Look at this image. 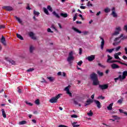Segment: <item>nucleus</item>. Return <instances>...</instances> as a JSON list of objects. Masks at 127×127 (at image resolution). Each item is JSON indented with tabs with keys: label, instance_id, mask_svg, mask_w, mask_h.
I'll use <instances>...</instances> for the list:
<instances>
[{
	"label": "nucleus",
	"instance_id": "nucleus-53",
	"mask_svg": "<svg viewBox=\"0 0 127 127\" xmlns=\"http://www.w3.org/2000/svg\"><path fill=\"white\" fill-rule=\"evenodd\" d=\"M79 55H81V54H82V48H79Z\"/></svg>",
	"mask_w": 127,
	"mask_h": 127
},
{
	"label": "nucleus",
	"instance_id": "nucleus-10",
	"mask_svg": "<svg viewBox=\"0 0 127 127\" xmlns=\"http://www.w3.org/2000/svg\"><path fill=\"white\" fill-rule=\"evenodd\" d=\"M0 42L4 45V46H6V42H5V38L3 36H2V37L0 39Z\"/></svg>",
	"mask_w": 127,
	"mask_h": 127
},
{
	"label": "nucleus",
	"instance_id": "nucleus-3",
	"mask_svg": "<svg viewBox=\"0 0 127 127\" xmlns=\"http://www.w3.org/2000/svg\"><path fill=\"white\" fill-rule=\"evenodd\" d=\"M62 96V94H59L55 97H52L51 99H50V102L53 104L54 103H57V101H58V99L60 98Z\"/></svg>",
	"mask_w": 127,
	"mask_h": 127
},
{
	"label": "nucleus",
	"instance_id": "nucleus-14",
	"mask_svg": "<svg viewBox=\"0 0 127 127\" xmlns=\"http://www.w3.org/2000/svg\"><path fill=\"white\" fill-rule=\"evenodd\" d=\"M94 102L95 103L96 105H97V107L98 109H101V102L99 101L98 100H94Z\"/></svg>",
	"mask_w": 127,
	"mask_h": 127
},
{
	"label": "nucleus",
	"instance_id": "nucleus-8",
	"mask_svg": "<svg viewBox=\"0 0 127 127\" xmlns=\"http://www.w3.org/2000/svg\"><path fill=\"white\" fill-rule=\"evenodd\" d=\"M112 13H111L112 15H113V17H117L118 14L116 13V8L115 7H112Z\"/></svg>",
	"mask_w": 127,
	"mask_h": 127
},
{
	"label": "nucleus",
	"instance_id": "nucleus-16",
	"mask_svg": "<svg viewBox=\"0 0 127 127\" xmlns=\"http://www.w3.org/2000/svg\"><path fill=\"white\" fill-rule=\"evenodd\" d=\"M100 39H101V40H102L101 44V48L102 50H103V49H104V45H105V40L102 37H100Z\"/></svg>",
	"mask_w": 127,
	"mask_h": 127
},
{
	"label": "nucleus",
	"instance_id": "nucleus-12",
	"mask_svg": "<svg viewBox=\"0 0 127 127\" xmlns=\"http://www.w3.org/2000/svg\"><path fill=\"white\" fill-rule=\"evenodd\" d=\"M90 77L92 80H95L96 79H98L97 74H96V73L94 72L90 75Z\"/></svg>",
	"mask_w": 127,
	"mask_h": 127
},
{
	"label": "nucleus",
	"instance_id": "nucleus-46",
	"mask_svg": "<svg viewBox=\"0 0 127 127\" xmlns=\"http://www.w3.org/2000/svg\"><path fill=\"white\" fill-rule=\"evenodd\" d=\"M76 18H77V13H75L73 16V21H75Z\"/></svg>",
	"mask_w": 127,
	"mask_h": 127
},
{
	"label": "nucleus",
	"instance_id": "nucleus-29",
	"mask_svg": "<svg viewBox=\"0 0 127 127\" xmlns=\"http://www.w3.org/2000/svg\"><path fill=\"white\" fill-rule=\"evenodd\" d=\"M47 8L51 12H52V11H53V9H52V7H51V6H50V5H48L47 7Z\"/></svg>",
	"mask_w": 127,
	"mask_h": 127
},
{
	"label": "nucleus",
	"instance_id": "nucleus-27",
	"mask_svg": "<svg viewBox=\"0 0 127 127\" xmlns=\"http://www.w3.org/2000/svg\"><path fill=\"white\" fill-rule=\"evenodd\" d=\"M114 50H115V49H107L106 52H108V53H112L113 52V51H114Z\"/></svg>",
	"mask_w": 127,
	"mask_h": 127
},
{
	"label": "nucleus",
	"instance_id": "nucleus-38",
	"mask_svg": "<svg viewBox=\"0 0 127 127\" xmlns=\"http://www.w3.org/2000/svg\"><path fill=\"white\" fill-rule=\"evenodd\" d=\"M120 63L121 64V62L120 61H110V63Z\"/></svg>",
	"mask_w": 127,
	"mask_h": 127
},
{
	"label": "nucleus",
	"instance_id": "nucleus-11",
	"mask_svg": "<svg viewBox=\"0 0 127 127\" xmlns=\"http://www.w3.org/2000/svg\"><path fill=\"white\" fill-rule=\"evenodd\" d=\"M87 60H88V61H93V60H95V55H91L90 56H88L87 58H86Z\"/></svg>",
	"mask_w": 127,
	"mask_h": 127
},
{
	"label": "nucleus",
	"instance_id": "nucleus-63",
	"mask_svg": "<svg viewBox=\"0 0 127 127\" xmlns=\"http://www.w3.org/2000/svg\"><path fill=\"white\" fill-rule=\"evenodd\" d=\"M74 104H75V105H78V102H77V101H76V100H74Z\"/></svg>",
	"mask_w": 127,
	"mask_h": 127
},
{
	"label": "nucleus",
	"instance_id": "nucleus-4",
	"mask_svg": "<svg viewBox=\"0 0 127 127\" xmlns=\"http://www.w3.org/2000/svg\"><path fill=\"white\" fill-rule=\"evenodd\" d=\"M121 38L123 40H124V39H127V36H125L123 34H122L119 37L116 38L114 40L115 42H117V43H120V42H121Z\"/></svg>",
	"mask_w": 127,
	"mask_h": 127
},
{
	"label": "nucleus",
	"instance_id": "nucleus-59",
	"mask_svg": "<svg viewBox=\"0 0 127 127\" xmlns=\"http://www.w3.org/2000/svg\"><path fill=\"white\" fill-rule=\"evenodd\" d=\"M124 29L126 30V32H127V25L124 26Z\"/></svg>",
	"mask_w": 127,
	"mask_h": 127
},
{
	"label": "nucleus",
	"instance_id": "nucleus-49",
	"mask_svg": "<svg viewBox=\"0 0 127 127\" xmlns=\"http://www.w3.org/2000/svg\"><path fill=\"white\" fill-rule=\"evenodd\" d=\"M98 99H101V100H104L105 99V97L103 96H100L98 97Z\"/></svg>",
	"mask_w": 127,
	"mask_h": 127
},
{
	"label": "nucleus",
	"instance_id": "nucleus-55",
	"mask_svg": "<svg viewBox=\"0 0 127 127\" xmlns=\"http://www.w3.org/2000/svg\"><path fill=\"white\" fill-rule=\"evenodd\" d=\"M64 91H66V92L68 91H69V86H67L65 88Z\"/></svg>",
	"mask_w": 127,
	"mask_h": 127
},
{
	"label": "nucleus",
	"instance_id": "nucleus-54",
	"mask_svg": "<svg viewBox=\"0 0 127 127\" xmlns=\"http://www.w3.org/2000/svg\"><path fill=\"white\" fill-rule=\"evenodd\" d=\"M119 112L120 113L122 114H125V113L126 112H124V110L122 109H119Z\"/></svg>",
	"mask_w": 127,
	"mask_h": 127
},
{
	"label": "nucleus",
	"instance_id": "nucleus-28",
	"mask_svg": "<svg viewBox=\"0 0 127 127\" xmlns=\"http://www.w3.org/2000/svg\"><path fill=\"white\" fill-rule=\"evenodd\" d=\"M47 79H48L50 82H53L54 81L55 78L52 76H49L47 77Z\"/></svg>",
	"mask_w": 127,
	"mask_h": 127
},
{
	"label": "nucleus",
	"instance_id": "nucleus-44",
	"mask_svg": "<svg viewBox=\"0 0 127 127\" xmlns=\"http://www.w3.org/2000/svg\"><path fill=\"white\" fill-rule=\"evenodd\" d=\"M25 103L27 104V105H29V106H33V105L32 104V103H30V102H28V101H25Z\"/></svg>",
	"mask_w": 127,
	"mask_h": 127
},
{
	"label": "nucleus",
	"instance_id": "nucleus-42",
	"mask_svg": "<svg viewBox=\"0 0 127 127\" xmlns=\"http://www.w3.org/2000/svg\"><path fill=\"white\" fill-rule=\"evenodd\" d=\"M97 74L99 75L100 76H102L103 75H104V73L103 72H101L100 71H97Z\"/></svg>",
	"mask_w": 127,
	"mask_h": 127
},
{
	"label": "nucleus",
	"instance_id": "nucleus-5",
	"mask_svg": "<svg viewBox=\"0 0 127 127\" xmlns=\"http://www.w3.org/2000/svg\"><path fill=\"white\" fill-rule=\"evenodd\" d=\"M72 29H73L76 32H77V33H82L84 35H87V34H88V31L81 32L75 27H73Z\"/></svg>",
	"mask_w": 127,
	"mask_h": 127
},
{
	"label": "nucleus",
	"instance_id": "nucleus-34",
	"mask_svg": "<svg viewBox=\"0 0 127 127\" xmlns=\"http://www.w3.org/2000/svg\"><path fill=\"white\" fill-rule=\"evenodd\" d=\"M114 58H115V59H118L119 60H121L120 57H119V56L117 55L116 53L114 54Z\"/></svg>",
	"mask_w": 127,
	"mask_h": 127
},
{
	"label": "nucleus",
	"instance_id": "nucleus-31",
	"mask_svg": "<svg viewBox=\"0 0 127 127\" xmlns=\"http://www.w3.org/2000/svg\"><path fill=\"white\" fill-rule=\"evenodd\" d=\"M33 14H34V15H36L37 16H39V14H40V13H39V12L36 11L35 10H34Z\"/></svg>",
	"mask_w": 127,
	"mask_h": 127
},
{
	"label": "nucleus",
	"instance_id": "nucleus-18",
	"mask_svg": "<svg viewBox=\"0 0 127 127\" xmlns=\"http://www.w3.org/2000/svg\"><path fill=\"white\" fill-rule=\"evenodd\" d=\"M93 85H94V86H97V85L99 84V81L98 80V78H97L96 79H93Z\"/></svg>",
	"mask_w": 127,
	"mask_h": 127
},
{
	"label": "nucleus",
	"instance_id": "nucleus-24",
	"mask_svg": "<svg viewBox=\"0 0 127 127\" xmlns=\"http://www.w3.org/2000/svg\"><path fill=\"white\" fill-rule=\"evenodd\" d=\"M15 18L17 20V21L19 22V23H22V21L19 17H17V16H15Z\"/></svg>",
	"mask_w": 127,
	"mask_h": 127
},
{
	"label": "nucleus",
	"instance_id": "nucleus-19",
	"mask_svg": "<svg viewBox=\"0 0 127 127\" xmlns=\"http://www.w3.org/2000/svg\"><path fill=\"white\" fill-rule=\"evenodd\" d=\"M114 105V103H111L108 107L107 109L109 111H112L113 110V105Z\"/></svg>",
	"mask_w": 127,
	"mask_h": 127
},
{
	"label": "nucleus",
	"instance_id": "nucleus-48",
	"mask_svg": "<svg viewBox=\"0 0 127 127\" xmlns=\"http://www.w3.org/2000/svg\"><path fill=\"white\" fill-rule=\"evenodd\" d=\"M66 93H67L68 95H69V97H72V93L70 92V90L66 91Z\"/></svg>",
	"mask_w": 127,
	"mask_h": 127
},
{
	"label": "nucleus",
	"instance_id": "nucleus-1",
	"mask_svg": "<svg viewBox=\"0 0 127 127\" xmlns=\"http://www.w3.org/2000/svg\"><path fill=\"white\" fill-rule=\"evenodd\" d=\"M73 52L71 51L68 54V57L67 58V61L68 62V64L70 65L72 63V61H74V59H75V58L73 56Z\"/></svg>",
	"mask_w": 127,
	"mask_h": 127
},
{
	"label": "nucleus",
	"instance_id": "nucleus-43",
	"mask_svg": "<svg viewBox=\"0 0 127 127\" xmlns=\"http://www.w3.org/2000/svg\"><path fill=\"white\" fill-rule=\"evenodd\" d=\"M34 70V68H30L27 70V72H32V71Z\"/></svg>",
	"mask_w": 127,
	"mask_h": 127
},
{
	"label": "nucleus",
	"instance_id": "nucleus-61",
	"mask_svg": "<svg viewBox=\"0 0 127 127\" xmlns=\"http://www.w3.org/2000/svg\"><path fill=\"white\" fill-rule=\"evenodd\" d=\"M57 74L58 76H61V75L62 74V72H61V71H60Z\"/></svg>",
	"mask_w": 127,
	"mask_h": 127
},
{
	"label": "nucleus",
	"instance_id": "nucleus-37",
	"mask_svg": "<svg viewBox=\"0 0 127 127\" xmlns=\"http://www.w3.org/2000/svg\"><path fill=\"white\" fill-rule=\"evenodd\" d=\"M123 98H121V99H119V100L117 101V103H118V104H119V105H121V104H122V103H123Z\"/></svg>",
	"mask_w": 127,
	"mask_h": 127
},
{
	"label": "nucleus",
	"instance_id": "nucleus-64",
	"mask_svg": "<svg viewBox=\"0 0 127 127\" xmlns=\"http://www.w3.org/2000/svg\"><path fill=\"white\" fill-rule=\"evenodd\" d=\"M125 51L126 54H127V47H126L125 48Z\"/></svg>",
	"mask_w": 127,
	"mask_h": 127
},
{
	"label": "nucleus",
	"instance_id": "nucleus-35",
	"mask_svg": "<svg viewBox=\"0 0 127 127\" xmlns=\"http://www.w3.org/2000/svg\"><path fill=\"white\" fill-rule=\"evenodd\" d=\"M121 48H122V47L121 46H118L116 48H114L116 52H118V51H119V50H120L121 49Z\"/></svg>",
	"mask_w": 127,
	"mask_h": 127
},
{
	"label": "nucleus",
	"instance_id": "nucleus-36",
	"mask_svg": "<svg viewBox=\"0 0 127 127\" xmlns=\"http://www.w3.org/2000/svg\"><path fill=\"white\" fill-rule=\"evenodd\" d=\"M25 124H26V121H21L20 122H19V125H25Z\"/></svg>",
	"mask_w": 127,
	"mask_h": 127
},
{
	"label": "nucleus",
	"instance_id": "nucleus-7",
	"mask_svg": "<svg viewBox=\"0 0 127 127\" xmlns=\"http://www.w3.org/2000/svg\"><path fill=\"white\" fill-rule=\"evenodd\" d=\"M2 8H4L7 11H11L12 10H13V8L10 6H4L2 7Z\"/></svg>",
	"mask_w": 127,
	"mask_h": 127
},
{
	"label": "nucleus",
	"instance_id": "nucleus-2",
	"mask_svg": "<svg viewBox=\"0 0 127 127\" xmlns=\"http://www.w3.org/2000/svg\"><path fill=\"white\" fill-rule=\"evenodd\" d=\"M126 77H127V71H124L123 72V75H119L118 77L115 78V80L117 81L118 80H120V81H123V80H125Z\"/></svg>",
	"mask_w": 127,
	"mask_h": 127
},
{
	"label": "nucleus",
	"instance_id": "nucleus-58",
	"mask_svg": "<svg viewBox=\"0 0 127 127\" xmlns=\"http://www.w3.org/2000/svg\"><path fill=\"white\" fill-rule=\"evenodd\" d=\"M80 8H81V9H85V8H86V6H80Z\"/></svg>",
	"mask_w": 127,
	"mask_h": 127
},
{
	"label": "nucleus",
	"instance_id": "nucleus-39",
	"mask_svg": "<svg viewBox=\"0 0 127 127\" xmlns=\"http://www.w3.org/2000/svg\"><path fill=\"white\" fill-rule=\"evenodd\" d=\"M9 63H10V64H11V65H15V62L13 61L12 60L9 61Z\"/></svg>",
	"mask_w": 127,
	"mask_h": 127
},
{
	"label": "nucleus",
	"instance_id": "nucleus-56",
	"mask_svg": "<svg viewBox=\"0 0 127 127\" xmlns=\"http://www.w3.org/2000/svg\"><path fill=\"white\" fill-rule=\"evenodd\" d=\"M4 27H5L4 25H0V29H1V28H4Z\"/></svg>",
	"mask_w": 127,
	"mask_h": 127
},
{
	"label": "nucleus",
	"instance_id": "nucleus-13",
	"mask_svg": "<svg viewBox=\"0 0 127 127\" xmlns=\"http://www.w3.org/2000/svg\"><path fill=\"white\" fill-rule=\"evenodd\" d=\"M30 37L32 38V39H33L34 40H35L36 39V37H34V33H33V32H30L28 34Z\"/></svg>",
	"mask_w": 127,
	"mask_h": 127
},
{
	"label": "nucleus",
	"instance_id": "nucleus-17",
	"mask_svg": "<svg viewBox=\"0 0 127 127\" xmlns=\"http://www.w3.org/2000/svg\"><path fill=\"white\" fill-rule=\"evenodd\" d=\"M86 104H85V107H87L88 105H90L91 103H93V100L89 99L86 101Z\"/></svg>",
	"mask_w": 127,
	"mask_h": 127
},
{
	"label": "nucleus",
	"instance_id": "nucleus-23",
	"mask_svg": "<svg viewBox=\"0 0 127 127\" xmlns=\"http://www.w3.org/2000/svg\"><path fill=\"white\" fill-rule=\"evenodd\" d=\"M77 122H73L71 123V125L73 127H80V125H77Z\"/></svg>",
	"mask_w": 127,
	"mask_h": 127
},
{
	"label": "nucleus",
	"instance_id": "nucleus-15",
	"mask_svg": "<svg viewBox=\"0 0 127 127\" xmlns=\"http://www.w3.org/2000/svg\"><path fill=\"white\" fill-rule=\"evenodd\" d=\"M111 68H112V69H120V66L116 64H111Z\"/></svg>",
	"mask_w": 127,
	"mask_h": 127
},
{
	"label": "nucleus",
	"instance_id": "nucleus-21",
	"mask_svg": "<svg viewBox=\"0 0 127 127\" xmlns=\"http://www.w3.org/2000/svg\"><path fill=\"white\" fill-rule=\"evenodd\" d=\"M1 111L2 112V116L3 118H4V119H5V118H6V114H5V111H4V109H2Z\"/></svg>",
	"mask_w": 127,
	"mask_h": 127
},
{
	"label": "nucleus",
	"instance_id": "nucleus-45",
	"mask_svg": "<svg viewBox=\"0 0 127 127\" xmlns=\"http://www.w3.org/2000/svg\"><path fill=\"white\" fill-rule=\"evenodd\" d=\"M71 118L76 119V118H78V116H77V115H76L73 114V115H71Z\"/></svg>",
	"mask_w": 127,
	"mask_h": 127
},
{
	"label": "nucleus",
	"instance_id": "nucleus-33",
	"mask_svg": "<svg viewBox=\"0 0 127 127\" xmlns=\"http://www.w3.org/2000/svg\"><path fill=\"white\" fill-rule=\"evenodd\" d=\"M104 11L106 13H108V12H110V11H111V9L110 8H109V7H107L106 8H105L104 9Z\"/></svg>",
	"mask_w": 127,
	"mask_h": 127
},
{
	"label": "nucleus",
	"instance_id": "nucleus-9",
	"mask_svg": "<svg viewBox=\"0 0 127 127\" xmlns=\"http://www.w3.org/2000/svg\"><path fill=\"white\" fill-rule=\"evenodd\" d=\"M99 88L101 89V90H106L109 88V85L108 84H103V85H99Z\"/></svg>",
	"mask_w": 127,
	"mask_h": 127
},
{
	"label": "nucleus",
	"instance_id": "nucleus-57",
	"mask_svg": "<svg viewBox=\"0 0 127 127\" xmlns=\"http://www.w3.org/2000/svg\"><path fill=\"white\" fill-rule=\"evenodd\" d=\"M18 92L19 93V94H21V90L19 89V87H18Z\"/></svg>",
	"mask_w": 127,
	"mask_h": 127
},
{
	"label": "nucleus",
	"instance_id": "nucleus-60",
	"mask_svg": "<svg viewBox=\"0 0 127 127\" xmlns=\"http://www.w3.org/2000/svg\"><path fill=\"white\" fill-rule=\"evenodd\" d=\"M112 118L115 120H118V118H117V116H113Z\"/></svg>",
	"mask_w": 127,
	"mask_h": 127
},
{
	"label": "nucleus",
	"instance_id": "nucleus-6",
	"mask_svg": "<svg viewBox=\"0 0 127 127\" xmlns=\"http://www.w3.org/2000/svg\"><path fill=\"white\" fill-rule=\"evenodd\" d=\"M121 30V27H118L116 28V31L112 34V36H117L120 34V31Z\"/></svg>",
	"mask_w": 127,
	"mask_h": 127
},
{
	"label": "nucleus",
	"instance_id": "nucleus-30",
	"mask_svg": "<svg viewBox=\"0 0 127 127\" xmlns=\"http://www.w3.org/2000/svg\"><path fill=\"white\" fill-rule=\"evenodd\" d=\"M29 50L30 53H32V52H33V50H34V47H33V46H30Z\"/></svg>",
	"mask_w": 127,
	"mask_h": 127
},
{
	"label": "nucleus",
	"instance_id": "nucleus-32",
	"mask_svg": "<svg viewBox=\"0 0 127 127\" xmlns=\"http://www.w3.org/2000/svg\"><path fill=\"white\" fill-rule=\"evenodd\" d=\"M17 38H19V39H20V40H23V37L21 36V35L16 34Z\"/></svg>",
	"mask_w": 127,
	"mask_h": 127
},
{
	"label": "nucleus",
	"instance_id": "nucleus-62",
	"mask_svg": "<svg viewBox=\"0 0 127 127\" xmlns=\"http://www.w3.org/2000/svg\"><path fill=\"white\" fill-rule=\"evenodd\" d=\"M116 54V55H117L118 56H120V55H121L122 54V53L121 52L117 53H115Z\"/></svg>",
	"mask_w": 127,
	"mask_h": 127
},
{
	"label": "nucleus",
	"instance_id": "nucleus-50",
	"mask_svg": "<svg viewBox=\"0 0 127 127\" xmlns=\"http://www.w3.org/2000/svg\"><path fill=\"white\" fill-rule=\"evenodd\" d=\"M87 6H93V4L90 3V1H88L87 4Z\"/></svg>",
	"mask_w": 127,
	"mask_h": 127
},
{
	"label": "nucleus",
	"instance_id": "nucleus-22",
	"mask_svg": "<svg viewBox=\"0 0 127 127\" xmlns=\"http://www.w3.org/2000/svg\"><path fill=\"white\" fill-rule=\"evenodd\" d=\"M107 57H108V59L107 60V63H111V60H112V59H113V57H111V56L108 55H107Z\"/></svg>",
	"mask_w": 127,
	"mask_h": 127
},
{
	"label": "nucleus",
	"instance_id": "nucleus-47",
	"mask_svg": "<svg viewBox=\"0 0 127 127\" xmlns=\"http://www.w3.org/2000/svg\"><path fill=\"white\" fill-rule=\"evenodd\" d=\"M82 64H83V61H80V62L77 63V65H78V66H81V65H82Z\"/></svg>",
	"mask_w": 127,
	"mask_h": 127
},
{
	"label": "nucleus",
	"instance_id": "nucleus-25",
	"mask_svg": "<svg viewBox=\"0 0 127 127\" xmlns=\"http://www.w3.org/2000/svg\"><path fill=\"white\" fill-rule=\"evenodd\" d=\"M53 14H54V15H55V16L57 17V18H60V16H59V15L57 14V13H56L55 11H54L53 12Z\"/></svg>",
	"mask_w": 127,
	"mask_h": 127
},
{
	"label": "nucleus",
	"instance_id": "nucleus-51",
	"mask_svg": "<svg viewBox=\"0 0 127 127\" xmlns=\"http://www.w3.org/2000/svg\"><path fill=\"white\" fill-rule=\"evenodd\" d=\"M48 32H50L51 33H53V31L51 30V29L48 28L47 29Z\"/></svg>",
	"mask_w": 127,
	"mask_h": 127
},
{
	"label": "nucleus",
	"instance_id": "nucleus-40",
	"mask_svg": "<svg viewBox=\"0 0 127 127\" xmlns=\"http://www.w3.org/2000/svg\"><path fill=\"white\" fill-rule=\"evenodd\" d=\"M87 115L89 116V117H92L93 116V113L91 110L90 111L89 113H87Z\"/></svg>",
	"mask_w": 127,
	"mask_h": 127
},
{
	"label": "nucleus",
	"instance_id": "nucleus-26",
	"mask_svg": "<svg viewBox=\"0 0 127 127\" xmlns=\"http://www.w3.org/2000/svg\"><path fill=\"white\" fill-rule=\"evenodd\" d=\"M61 16H62L63 17H67L68 16V14L66 13H61Z\"/></svg>",
	"mask_w": 127,
	"mask_h": 127
},
{
	"label": "nucleus",
	"instance_id": "nucleus-41",
	"mask_svg": "<svg viewBox=\"0 0 127 127\" xmlns=\"http://www.w3.org/2000/svg\"><path fill=\"white\" fill-rule=\"evenodd\" d=\"M35 103L36 104V105H39V104H40V102H39V99L36 100L35 101Z\"/></svg>",
	"mask_w": 127,
	"mask_h": 127
},
{
	"label": "nucleus",
	"instance_id": "nucleus-52",
	"mask_svg": "<svg viewBox=\"0 0 127 127\" xmlns=\"http://www.w3.org/2000/svg\"><path fill=\"white\" fill-rule=\"evenodd\" d=\"M42 81H41V83H46V80H45V79L44 78L42 77Z\"/></svg>",
	"mask_w": 127,
	"mask_h": 127
},
{
	"label": "nucleus",
	"instance_id": "nucleus-20",
	"mask_svg": "<svg viewBox=\"0 0 127 127\" xmlns=\"http://www.w3.org/2000/svg\"><path fill=\"white\" fill-rule=\"evenodd\" d=\"M43 9L46 14H47V15H49L50 14L49 13V12L48 11V9H47V8H46V7H43Z\"/></svg>",
	"mask_w": 127,
	"mask_h": 127
}]
</instances>
